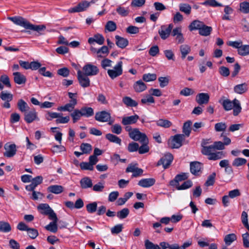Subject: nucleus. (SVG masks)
<instances>
[{
  "mask_svg": "<svg viewBox=\"0 0 249 249\" xmlns=\"http://www.w3.org/2000/svg\"><path fill=\"white\" fill-rule=\"evenodd\" d=\"M77 104H76L75 101V100L72 101V103L70 102L69 103L66 104L64 106L59 107L57 108V110L58 111H69V112H71L73 110V109L75 107V106Z\"/></svg>",
  "mask_w": 249,
  "mask_h": 249,
  "instance_id": "nucleus-25",
  "label": "nucleus"
},
{
  "mask_svg": "<svg viewBox=\"0 0 249 249\" xmlns=\"http://www.w3.org/2000/svg\"><path fill=\"white\" fill-rule=\"evenodd\" d=\"M123 102L127 107H135L138 106V103L136 101L128 96L123 98Z\"/></svg>",
  "mask_w": 249,
  "mask_h": 249,
  "instance_id": "nucleus-36",
  "label": "nucleus"
},
{
  "mask_svg": "<svg viewBox=\"0 0 249 249\" xmlns=\"http://www.w3.org/2000/svg\"><path fill=\"white\" fill-rule=\"evenodd\" d=\"M14 82L18 85L24 84L26 82V76L19 72L13 73Z\"/></svg>",
  "mask_w": 249,
  "mask_h": 249,
  "instance_id": "nucleus-21",
  "label": "nucleus"
},
{
  "mask_svg": "<svg viewBox=\"0 0 249 249\" xmlns=\"http://www.w3.org/2000/svg\"><path fill=\"white\" fill-rule=\"evenodd\" d=\"M173 27V25L172 24H170L168 26H161L160 29L159 30L158 32L161 38L163 40L167 38L171 34Z\"/></svg>",
  "mask_w": 249,
  "mask_h": 249,
  "instance_id": "nucleus-8",
  "label": "nucleus"
},
{
  "mask_svg": "<svg viewBox=\"0 0 249 249\" xmlns=\"http://www.w3.org/2000/svg\"><path fill=\"white\" fill-rule=\"evenodd\" d=\"M71 116L72 118L73 123H75L83 117L79 109H75L72 113L71 114Z\"/></svg>",
  "mask_w": 249,
  "mask_h": 249,
  "instance_id": "nucleus-45",
  "label": "nucleus"
},
{
  "mask_svg": "<svg viewBox=\"0 0 249 249\" xmlns=\"http://www.w3.org/2000/svg\"><path fill=\"white\" fill-rule=\"evenodd\" d=\"M213 30L212 27L206 25L204 23L199 30V34L202 36H209Z\"/></svg>",
  "mask_w": 249,
  "mask_h": 249,
  "instance_id": "nucleus-29",
  "label": "nucleus"
},
{
  "mask_svg": "<svg viewBox=\"0 0 249 249\" xmlns=\"http://www.w3.org/2000/svg\"><path fill=\"white\" fill-rule=\"evenodd\" d=\"M144 245L145 249H160L159 245L153 244L148 240L145 241Z\"/></svg>",
  "mask_w": 249,
  "mask_h": 249,
  "instance_id": "nucleus-63",
  "label": "nucleus"
},
{
  "mask_svg": "<svg viewBox=\"0 0 249 249\" xmlns=\"http://www.w3.org/2000/svg\"><path fill=\"white\" fill-rule=\"evenodd\" d=\"M47 191L55 194H59L64 191V188L61 185H52L47 188Z\"/></svg>",
  "mask_w": 249,
  "mask_h": 249,
  "instance_id": "nucleus-28",
  "label": "nucleus"
},
{
  "mask_svg": "<svg viewBox=\"0 0 249 249\" xmlns=\"http://www.w3.org/2000/svg\"><path fill=\"white\" fill-rule=\"evenodd\" d=\"M106 138L111 142L118 144L120 145L121 144V139L118 136L112 134L108 133L106 134Z\"/></svg>",
  "mask_w": 249,
  "mask_h": 249,
  "instance_id": "nucleus-32",
  "label": "nucleus"
},
{
  "mask_svg": "<svg viewBox=\"0 0 249 249\" xmlns=\"http://www.w3.org/2000/svg\"><path fill=\"white\" fill-rule=\"evenodd\" d=\"M0 98L4 101L10 102L13 100V96L10 93L3 91L0 94Z\"/></svg>",
  "mask_w": 249,
  "mask_h": 249,
  "instance_id": "nucleus-49",
  "label": "nucleus"
},
{
  "mask_svg": "<svg viewBox=\"0 0 249 249\" xmlns=\"http://www.w3.org/2000/svg\"><path fill=\"white\" fill-rule=\"evenodd\" d=\"M218 71L220 74L223 77H228L230 74L229 69L225 66L220 67Z\"/></svg>",
  "mask_w": 249,
  "mask_h": 249,
  "instance_id": "nucleus-58",
  "label": "nucleus"
},
{
  "mask_svg": "<svg viewBox=\"0 0 249 249\" xmlns=\"http://www.w3.org/2000/svg\"><path fill=\"white\" fill-rule=\"evenodd\" d=\"M38 209L41 210L40 213L44 215H47V212L49 213L52 209L48 204H41L38 206Z\"/></svg>",
  "mask_w": 249,
  "mask_h": 249,
  "instance_id": "nucleus-50",
  "label": "nucleus"
},
{
  "mask_svg": "<svg viewBox=\"0 0 249 249\" xmlns=\"http://www.w3.org/2000/svg\"><path fill=\"white\" fill-rule=\"evenodd\" d=\"M5 150L3 153L4 157L7 158H11L14 157L17 152V147L15 144L6 143L4 146Z\"/></svg>",
  "mask_w": 249,
  "mask_h": 249,
  "instance_id": "nucleus-9",
  "label": "nucleus"
},
{
  "mask_svg": "<svg viewBox=\"0 0 249 249\" xmlns=\"http://www.w3.org/2000/svg\"><path fill=\"white\" fill-rule=\"evenodd\" d=\"M156 124L159 126L166 128L170 127L172 125V123L168 120L160 119L156 121Z\"/></svg>",
  "mask_w": 249,
  "mask_h": 249,
  "instance_id": "nucleus-34",
  "label": "nucleus"
},
{
  "mask_svg": "<svg viewBox=\"0 0 249 249\" xmlns=\"http://www.w3.org/2000/svg\"><path fill=\"white\" fill-rule=\"evenodd\" d=\"M248 85L246 83L237 85L234 87V92L239 94H242L245 93L248 90Z\"/></svg>",
  "mask_w": 249,
  "mask_h": 249,
  "instance_id": "nucleus-27",
  "label": "nucleus"
},
{
  "mask_svg": "<svg viewBox=\"0 0 249 249\" xmlns=\"http://www.w3.org/2000/svg\"><path fill=\"white\" fill-rule=\"evenodd\" d=\"M0 81L5 87L11 88L10 79L7 75H2L0 77Z\"/></svg>",
  "mask_w": 249,
  "mask_h": 249,
  "instance_id": "nucleus-59",
  "label": "nucleus"
},
{
  "mask_svg": "<svg viewBox=\"0 0 249 249\" xmlns=\"http://www.w3.org/2000/svg\"><path fill=\"white\" fill-rule=\"evenodd\" d=\"M157 79V75L155 73H145L142 75L143 81L149 82L155 81Z\"/></svg>",
  "mask_w": 249,
  "mask_h": 249,
  "instance_id": "nucleus-48",
  "label": "nucleus"
},
{
  "mask_svg": "<svg viewBox=\"0 0 249 249\" xmlns=\"http://www.w3.org/2000/svg\"><path fill=\"white\" fill-rule=\"evenodd\" d=\"M46 29V26L44 25H34L29 22L27 29H30L33 31L40 32L41 31H44Z\"/></svg>",
  "mask_w": 249,
  "mask_h": 249,
  "instance_id": "nucleus-42",
  "label": "nucleus"
},
{
  "mask_svg": "<svg viewBox=\"0 0 249 249\" xmlns=\"http://www.w3.org/2000/svg\"><path fill=\"white\" fill-rule=\"evenodd\" d=\"M227 124L225 123L220 122L215 124L214 129L216 132L224 131L227 128Z\"/></svg>",
  "mask_w": 249,
  "mask_h": 249,
  "instance_id": "nucleus-53",
  "label": "nucleus"
},
{
  "mask_svg": "<svg viewBox=\"0 0 249 249\" xmlns=\"http://www.w3.org/2000/svg\"><path fill=\"white\" fill-rule=\"evenodd\" d=\"M210 100V95L208 93H199L196 97V101L199 105L208 104Z\"/></svg>",
  "mask_w": 249,
  "mask_h": 249,
  "instance_id": "nucleus-14",
  "label": "nucleus"
},
{
  "mask_svg": "<svg viewBox=\"0 0 249 249\" xmlns=\"http://www.w3.org/2000/svg\"><path fill=\"white\" fill-rule=\"evenodd\" d=\"M240 10L244 14L249 13V2L244 1L240 3Z\"/></svg>",
  "mask_w": 249,
  "mask_h": 249,
  "instance_id": "nucleus-57",
  "label": "nucleus"
},
{
  "mask_svg": "<svg viewBox=\"0 0 249 249\" xmlns=\"http://www.w3.org/2000/svg\"><path fill=\"white\" fill-rule=\"evenodd\" d=\"M109 51L108 47L103 46L97 51V56L98 58L105 57L108 55Z\"/></svg>",
  "mask_w": 249,
  "mask_h": 249,
  "instance_id": "nucleus-37",
  "label": "nucleus"
},
{
  "mask_svg": "<svg viewBox=\"0 0 249 249\" xmlns=\"http://www.w3.org/2000/svg\"><path fill=\"white\" fill-rule=\"evenodd\" d=\"M97 204L96 202H93L86 205L87 211L90 213L95 212L97 210Z\"/></svg>",
  "mask_w": 249,
  "mask_h": 249,
  "instance_id": "nucleus-52",
  "label": "nucleus"
},
{
  "mask_svg": "<svg viewBox=\"0 0 249 249\" xmlns=\"http://www.w3.org/2000/svg\"><path fill=\"white\" fill-rule=\"evenodd\" d=\"M215 149L213 144L207 146H203L201 148V153L205 156H208V159L209 160H215L225 157V155L222 151L214 152Z\"/></svg>",
  "mask_w": 249,
  "mask_h": 249,
  "instance_id": "nucleus-2",
  "label": "nucleus"
},
{
  "mask_svg": "<svg viewBox=\"0 0 249 249\" xmlns=\"http://www.w3.org/2000/svg\"><path fill=\"white\" fill-rule=\"evenodd\" d=\"M139 117L137 115L125 117L122 119V123L124 125L135 124L139 119Z\"/></svg>",
  "mask_w": 249,
  "mask_h": 249,
  "instance_id": "nucleus-22",
  "label": "nucleus"
},
{
  "mask_svg": "<svg viewBox=\"0 0 249 249\" xmlns=\"http://www.w3.org/2000/svg\"><path fill=\"white\" fill-rule=\"evenodd\" d=\"M148 139H147V142H142L141 143H142V145L139 147L138 149V151L139 154H143L148 152L149 150V147L148 145Z\"/></svg>",
  "mask_w": 249,
  "mask_h": 249,
  "instance_id": "nucleus-39",
  "label": "nucleus"
},
{
  "mask_svg": "<svg viewBox=\"0 0 249 249\" xmlns=\"http://www.w3.org/2000/svg\"><path fill=\"white\" fill-rule=\"evenodd\" d=\"M79 110L83 117L89 118L94 115L93 109L91 107H83Z\"/></svg>",
  "mask_w": 249,
  "mask_h": 249,
  "instance_id": "nucleus-26",
  "label": "nucleus"
},
{
  "mask_svg": "<svg viewBox=\"0 0 249 249\" xmlns=\"http://www.w3.org/2000/svg\"><path fill=\"white\" fill-rule=\"evenodd\" d=\"M116 24L112 21H108L105 26L106 29L109 32H113L116 29Z\"/></svg>",
  "mask_w": 249,
  "mask_h": 249,
  "instance_id": "nucleus-64",
  "label": "nucleus"
},
{
  "mask_svg": "<svg viewBox=\"0 0 249 249\" xmlns=\"http://www.w3.org/2000/svg\"><path fill=\"white\" fill-rule=\"evenodd\" d=\"M129 137L135 141L147 142L148 138L145 134L141 132L138 128H134L129 134Z\"/></svg>",
  "mask_w": 249,
  "mask_h": 249,
  "instance_id": "nucleus-4",
  "label": "nucleus"
},
{
  "mask_svg": "<svg viewBox=\"0 0 249 249\" xmlns=\"http://www.w3.org/2000/svg\"><path fill=\"white\" fill-rule=\"evenodd\" d=\"M158 80L161 88H164L167 86L169 82V78L168 77H160L158 78Z\"/></svg>",
  "mask_w": 249,
  "mask_h": 249,
  "instance_id": "nucleus-61",
  "label": "nucleus"
},
{
  "mask_svg": "<svg viewBox=\"0 0 249 249\" xmlns=\"http://www.w3.org/2000/svg\"><path fill=\"white\" fill-rule=\"evenodd\" d=\"M238 54L241 56H246L249 55V45H242L239 50H237Z\"/></svg>",
  "mask_w": 249,
  "mask_h": 249,
  "instance_id": "nucleus-43",
  "label": "nucleus"
},
{
  "mask_svg": "<svg viewBox=\"0 0 249 249\" xmlns=\"http://www.w3.org/2000/svg\"><path fill=\"white\" fill-rule=\"evenodd\" d=\"M179 51L181 54V58L184 59L187 54H188L191 51V47L190 46L187 44H183L180 46Z\"/></svg>",
  "mask_w": 249,
  "mask_h": 249,
  "instance_id": "nucleus-30",
  "label": "nucleus"
},
{
  "mask_svg": "<svg viewBox=\"0 0 249 249\" xmlns=\"http://www.w3.org/2000/svg\"><path fill=\"white\" fill-rule=\"evenodd\" d=\"M236 239V235L234 233H230L225 236L224 240L227 246H230Z\"/></svg>",
  "mask_w": 249,
  "mask_h": 249,
  "instance_id": "nucleus-40",
  "label": "nucleus"
},
{
  "mask_svg": "<svg viewBox=\"0 0 249 249\" xmlns=\"http://www.w3.org/2000/svg\"><path fill=\"white\" fill-rule=\"evenodd\" d=\"M156 180L153 178H143L139 180L138 184L143 188H149L155 183Z\"/></svg>",
  "mask_w": 249,
  "mask_h": 249,
  "instance_id": "nucleus-18",
  "label": "nucleus"
},
{
  "mask_svg": "<svg viewBox=\"0 0 249 249\" xmlns=\"http://www.w3.org/2000/svg\"><path fill=\"white\" fill-rule=\"evenodd\" d=\"M105 38L104 36L99 34L94 35L92 37H89L88 39V42L90 44H93L94 42L97 43L98 44L101 45L104 43Z\"/></svg>",
  "mask_w": 249,
  "mask_h": 249,
  "instance_id": "nucleus-19",
  "label": "nucleus"
},
{
  "mask_svg": "<svg viewBox=\"0 0 249 249\" xmlns=\"http://www.w3.org/2000/svg\"><path fill=\"white\" fill-rule=\"evenodd\" d=\"M123 62L119 61L114 67L113 69H109L107 71V74L109 77L113 79L121 75L123 73Z\"/></svg>",
  "mask_w": 249,
  "mask_h": 249,
  "instance_id": "nucleus-5",
  "label": "nucleus"
},
{
  "mask_svg": "<svg viewBox=\"0 0 249 249\" xmlns=\"http://www.w3.org/2000/svg\"><path fill=\"white\" fill-rule=\"evenodd\" d=\"M115 39L116 44L121 49L125 48L128 44V40L126 38L117 35L115 36Z\"/></svg>",
  "mask_w": 249,
  "mask_h": 249,
  "instance_id": "nucleus-23",
  "label": "nucleus"
},
{
  "mask_svg": "<svg viewBox=\"0 0 249 249\" xmlns=\"http://www.w3.org/2000/svg\"><path fill=\"white\" fill-rule=\"evenodd\" d=\"M129 213V210L128 208H125L117 213V216L119 219L125 218Z\"/></svg>",
  "mask_w": 249,
  "mask_h": 249,
  "instance_id": "nucleus-46",
  "label": "nucleus"
},
{
  "mask_svg": "<svg viewBox=\"0 0 249 249\" xmlns=\"http://www.w3.org/2000/svg\"><path fill=\"white\" fill-rule=\"evenodd\" d=\"M179 10L188 15L191 13V7L188 4L181 3L179 5Z\"/></svg>",
  "mask_w": 249,
  "mask_h": 249,
  "instance_id": "nucleus-54",
  "label": "nucleus"
},
{
  "mask_svg": "<svg viewBox=\"0 0 249 249\" xmlns=\"http://www.w3.org/2000/svg\"><path fill=\"white\" fill-rule=\"evenodd\" d=\"M90 5V2L84 0L80 2L76 6L69 10L70 12H80L84 11Z\"/></svg>",
  "mask_w": 249,
  "mask_h": 249,
  "instance_id": "nucleus-16",
  "label": "nucleus"
},
{
  "mask_svg": "<svg viewBox=\"0 0 249 249\" xmlns=\"http://www.w3.org/2000/svg\"><path fill=\"white\" fill-rule=\"evenodd\" d=\"M80 148L84 154H90L92 149L91 145L88 143H82Z\"/></svg>",
  "mask_w": 249,
  "mask_h": 249,
  "instance_id": "nucleus-38",
  "label": "nucleus"
},
{
  "mask_svg": "<svg viewBox=\"0 0 249 249\" xmlns=\"http://www.w3.org/2000/svg\"><path fill=\"white\" fill-rule=\"evenodd\" d=\"M133 88L137 92H141L145 90L146 88V85L141 80L136 81L133 85Z\"/></svg>",
  "mask_w": 249,
  "mask_h": 249,
  "instance_id": "nucleus-24",
  "label": "nucleus"
},
{
  "mask_svg": "<svg viewBox=\"0 0 249 249\" xmlns=\"http://www.w3.org/2000/svg\"><path fill=\"white\" fill-rule=\"evenodd\" d=\"M57 222L55 221L50 222L49 224L45 226V229L47 231L55 233L57 231Z\"/></svg>",
  "mask_w": 249,
  "mask_h": 249,
  "instance_id": "nucleus-51",
  "label": "nucleus"
},
{
  "mask_svg": "<svg viewBox=\"0 0 249 249\" xmlns=\"http://www.w3.org/2000/svg\"><path fill=\"white\" fill-rule=\"evenodd\" d=\"M80 185L83 189L90 188L92 186V180L89 177H85L81 179Z\"/></svg>",
  "mask_w": 249,
  "mask_h": 249,
  "instance_id": "nucleus-31",
  "label": "nucleus"
},
{
  "mask_svg": "<svg viewBox=\"0 0 249 249\" xmlns=\"http://www.w3.org/2000/svg\"><path fill=\"white\" fill-rule=\"evenodd\" d=\"M203 22L198 20H195L192 22L189 26L190 31H192L194 30H198L200 29Z\"/></svg>",
  "mask_w": 249,
  "mask_h": 249,
  "instance_id": "nucleus-33",
  "label": "nucleus"
},
{
  "mask_svg": "<svg viewBox=\"0 0 249 249\" xmlns=\"http://www.w3.org/2000/svg\"><path fill=\"white\" fill-rule=\"evenodd\" d=\"M89 76L83 73L81 71L78 70L77 71V79L80 85L83 88H87L90 86V79Z\"/></svg>",
  "mask_w": 249,
  "mask_h": 249,
  "instance_id": "nucleus-7",
  "label": "nucleus"
},
{
  "mask_svg": "<svg viewBox=\"0 0 249 249\" xmlns=\"http://www.w3.org/2000/svg\"><path fill=\"white\" fill-rule=\"evenodd\" d=\"M9 20L12 21L15 24L23 27L25 29H27L29 22L26 19L21 17H9L8 18Z\"/></svg>",
  "mask_w": 249,
  "mask_h": 249,
  "instance_id": "nucleus-11",
  "label": "nucleus"
},
{
  "mask_svg": "<svg viewBox=\"0 0 249 249\" xmlns=\"http://www.w3.org/2000/svg\"><path fill=\"white\" fill-rule=\"evenodd\" d=\"M117 12L122 17H126L129 13V9L128 7L124 8L121 6L117 7L116 9Z\"/></svg>",
  "mask_w": 249,
  "mask_h": 249,
  "instance_id": "nucleus-47",
  "label": "nucleus"
},
{
  "mask_svg": "<svg viewBox=\"0 0 249 249\" xmlns=\"http://www.w3.org/2000/svg\"><path fill=\"white\" fill-rule=\"evenodd\" d=\"M24 120L27 123H31L34 121H38L37 113L35 109H33L24 113Z\"/></svg>",
  "mask_w": 249,
  "mask_h": 249,
  "instance_id": "nucleus-15",
  "label": "nucleus"
},
{
  "mask_svg": "<svg viewBox=\"0 0 249 249\" xmlns=\"http://www.w3.org/2000/svg\"><path fill=\"white\" fill-rule=\"evenodd\" d=\"M173 160V156L170 153L166 154L158 163V165H162L164 169L167 168Z\"/></svg>",
  "mask_w": 249,
  "mask_h": 249,
  "instance_id": "nucleus-13",
  "label": "nucleus"
},
{
  "mask_svg": "<svg viewBox=\"0 0 249 249\" xmlns=\"http://www.w3.org/2000/svg\"><path fill=\"white\" fill-rule=\"evenodd\" d=\"M185 140L184 134H176L173 136L169 141L168 144L172 148H178L182 145V142Z\"/></svg>",
  "mask_w": 249,
  "mask_h": 249,
  "instance_id": "nucleus-3",
  "label": "nucleus"
},
{
  "mask_svg": "<svg viewBox=\"0 0 249 249\" xmlns=\"http://www.w3.org/2000/svg\"><path fill=\"white\" fill-rule=\"evenodd\" d=\"M192 122L190 121H188L184 123L183 126V132L184 133V136L189 137L191 133V125Z\"/></svg>",
  "mask_w": 249,
  "mask_h": 249,
  "instance_id": "nucleus-44",
  "label": "nucleus"
},
{
  "mask_svg": "<svg viewBox=\"0 0 249 249\" xmlns=\"http://www.w3.org/2000/svg\"><path fill=\"white\" fill-rule=\"evenodd\" d=\"M28 236L33 239H35L38 235V232L37 230L34 228H29L27 230Z\"/></svg>",
  "mask_w": 249,
  "mask_h": 249,
  "instance_id": "nucleus-62",
  "label": "nucleus"
},
{
  "mask_svg": "<svg viewBox=\"0 0 249 249\" xmlns=\"http://www.w3.org/2000/svg\"><path fill=\"white\" fill-rule=\"evenodd\" d=\"M31 181V183L26 185L25 187L26 190L28 191H34L38 185L42 183L43 178L41 176H38L34 178H32Z\"/></svg>",
  "mask_w": 249,
  "mask_h": 249,
  "instance_id": "nucleus-12",
  "label": "nucleus"
},
{
  "mask_svg": "<svg viewBox=\"0 0 249 249\" xmlns=\"http://www.w3.org/2000/svg\"><path fill=\"white\" fill-rule=\"evenodd\" d=\"M18 109L22 112H26L29 109L28 104L22 99H19L17 104Z\"/></svg>",
  "mask_w": 249,
  "mask_h": 249,
  "instance_id": "nucleus-35",
  "label": "nucleus"
},
{
  "mask_svg": "<svg viewBox=\"0 0 249 249\" xmlns=\"http://www.w3.org/2000/svg\"><path fill=\"white\" fill-rule=\"evenodd\" d=\"M188 178V175L187 173H182L177 175L174 179L171 180L170 182L172 186H177L179 185L178 182L184 180Z\"/></svg>",
  "mask_w": 249,
  "mask_h": 249,
  "instance_id": "nucleus-20",
  "label": "nucleus"
},
{
  "mask_svg": "<svg viewBox=\"0 0 249 249\" xmlns=\"http://www.w3.org/2000/svg\"><path fill=\"white\" fill-rule=\"evenodd\" d=\"M11 230L10 225L6 222L0 221V231L3 232H8Z\"/></svg>",
  "mask_w": 249,
  "mask_h": 249,
  "instance_id": "nucleus-41",
  "label": "nucleus"
},
{
  "mask_svg": "<svg viewBox=\"0 0 249 249\" xmlns=\"http://www.w3.org/2000/svg\"><path fill=\"white\" fill-rule=\"evenodd\" d=\"M99 72V70L97 67L90 63L86 64L83 67L82 72L89 76L96 75Z\"/></svg>",
  "mask_w": 249,
  "mask_h": 249,
  "instance_id": "nucleus-6",
  "label": "nucleus"
},
{
  "mask_svg": "<svg viewBox=\"0 0 249 249\" xmlns=\"http://www.w3.org/2000/svg\"><path fill=\"white\" fill-rule=\"evenodd\" d=\"M192 185V182L190 180H188L184 182L181 185L179 186L178 185V186H176V188L178 190H185L190 188Z\"/></svg>",
  "mask_w": 249,
  "mask_h": 249,
  "instance_id": "nucleus-55",
  "label": "nucleus"
},
{
  "mask_svg": "<svg viewBox=\"0 0 249 249\" xmlns=\"http://www.w3.org/2000/svg\"><path fill=\"white\" fill-rule=\"evenodd\" d=\"M219 103L222 105L226 111H229L233 108V115L235 116H237L241 111L240 103L236 99H234L232 101L228 99L223 100L220 99Z\"/></svg>",
  "mask_w": 249,
  "mask_h": 249,
  "instance_id": "nucleus-1",
  "label": "nucleus"
},
{
  "mask_svg": "<svg viewBox=\"0 0 249 249\" xmlns=\"http://www.w3.org/2000/svg\"><path fill=\"white\" fill-rule=\"evenodd\" d=\"M202 167L201 163L198 161H194L190 163V172L194 175H198Z\"/></svg>",
  "mask_w": 249,
  "mask_h": 249,
  "instance_id": "nucleus-17",
  "label": "nucleus"
},
{
  "mask_svg": "<svg viewBox=\"0 0 249 249\" xmlns=\"http://www.w3.org/2000/svg\"><path fill=\"white\" fill-rule=\"evenodd\" d=\"M247 160L245 159L237 158L233 161L232 165L238 167L245 164Z\"/></svg>",
  "mask_w": 249,
  "mask_h": 249,
  "instance_id": "nucleus-60",
  "label": "nucleus"
},
{
  "mask_svg": "<svg viewBox=\"0 0 249 249\" xmlns=\"http://www.w3.org/2000/svg\"><path fill=\"white\" fill-rule=\"evenodd\" d=\"M110 114L106 111H101L95 113V119L100 122H107L110 121Z\"/></svg>",
  "mask_w": 249,
  "mask_h": 249,
  "instance_id": "nucleus-10",
  "label": "nucleus"
},
{
  "mask_svg": "<svg viewBox=\"0 0 249 249\" xmlns=\"http://www.w3.org/2000/svg\"><path fill=\"white\" fill-rule=\"evenodd\" d=\"M204 5H209L212 7H220L223 5L218 3L215 0H206L202 3Z\"/></svg>",
  "mask_w": 249,
  "mask_h": 249,
  "instance_id": "nucleus-56",
  "label": "nucleus"
}]
</instances>
